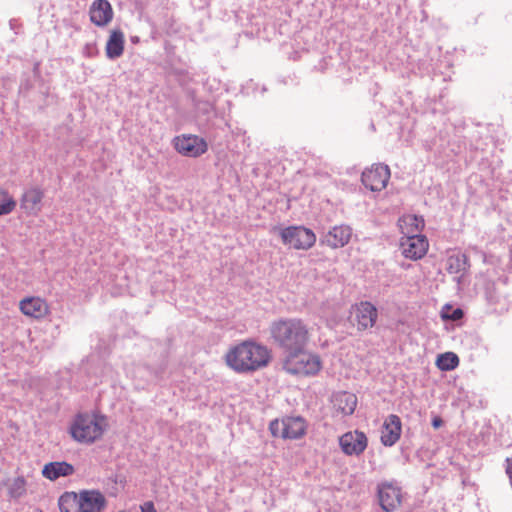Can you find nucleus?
<instances>
[{"label":"nucleus","mask_w":512,"mask_h":512,"mask_svg":"<svg viewBox=\"0 0 512 512\" xmlns=\"http://www.w3.org/2000/svg\"><path fill=\"white\" fill-rule=\"evenodd\" d=\"M400 246L404 257L418 260L426 255L429 242L424 235H410L402 238Z\"/></svg>","instance_id":"obj_12"},{"label":"nucleus","mask_w":512,"mask_h":512,"mask_svg":"<svg viewBox=\"0 0 512 512\" xmlns=\"http://www.w3.org/2000/svg\"><path fill=\"white\" fill-rule=\"evenodd\" d=\"M436 365L442 371H450L459 365V358L453 352H446L437 357Z\"/></svg>","instance_id":"obj_25"},{"label":"nucleus","mask_w":512,"mask_h":512,"mask_svg":"<svg viewBox=\"0 0 512 512\" xmlns=\"http://www.w3.org/2000/svg\"><path fill=\"white\" fill-rule=\"evenodd\" d=\"M125 36L120 29H114L110 32L109 38L105 46L107 58H119L124 52Z\"/></svg>","instance_id":"obj_21"},{"label":"nucleus","mask_w":512,"mask_h":512,"mask_svg":"<svg viewBox=\"0 0 512 512\" xmlns=\"http://www.w3.org/2000/svg\"><path fill=\"white\" fill-rule=\"evenodd\" d=\"M141 512H157L153 502L147 501L140 506Z\"/></svg>","instance_id":"obj_29"},{"label":"nucleus","mask_w":512,"mask_h":512,"mask_svg":"<svg viewBox=\"0 0 512 512\" xmlns=\"http://www.w3.org/2000/svg\"><path fill=\"white\" fill-rule=\"evenodd\" d=\"M442 423H443V421H442V419H441V418H439V417L434 418V419H433V421H432V425H433V427H434V428H436V429H437V428H439V427H441V426H442Z\"/></svg>","instance_id":"obj_30"},{"label":"nucleus","mask_w":512,"mask_h":512,"mask_svg":"<svg viewBox=\"0 0 512 512\" xmlns=\"http://www.w3.org/2000/svg\"><path fill=\"white\" fill-rule=\"evenodd\" d=\"M353 235V230L349 225L339 224L331 227L327 233H325L320 243L331 249H339L346 246Z\"/></svg>","instance_id":"obj_11"},{"label":"nucleus","mask_w":512,"mask_h":512,"mask_svg":"<svg viewBox=\"0 0 512 512\" xmlns=\"http://www.w3.org/2000/svg\"><path fill=\"white\" fill-rule=\"evenodd\" d=\"M401 489L392 483H382L378 487V500L385 512H394L402 504Z\"/></svg>","instance_id":"obj_13"},{"label":"nucleus","mask_w":512,"mask_h":512,"mask_svg":"<svg viewBox=\"0 0 512 512\" xmlns=\"http://www.w3.org/2000/svg\"><path fill=\"white\" fill-rule=\"evenodd\" d=\"M22 314L33 319H43L50 313L47 301L38 296H28L19 301Z\"/></svg>","instance_id":"obj_14"},{"label":"nucleus","mask_w":512,"mask_h":512,"mask_svg":"<svg viewBox=\"0 0 512 512\" xmlns=\"http://www.w3.org/2000/svg\"><path fill=\"white\" fill-rule=\"evenodd\" d=\"M401 431L402 423L400 418L395 414L389 415L383 424L381 442L385 446L394 445L399 440Z\"/></svg>","instance_id":"obj_18"},{"label":"nucleus","mask_w":512,"mask_h":512,"mask_svg":"<svg viewBox=\"0 0 512 512\" xmlns=\"http://www.w3.org/2000/svg\"><path fill=\"white\" fill-rule=\"evenodd\" d=\"M278 234L282 244L294 250L307 251L315 245L317 240L316 234L302 225L279 228Z\"/></svg>","instance_id":"obj_5"},{"label":"nucleus","mask_w":512,"mask_h":512,"mask_svg":"<svg viewBox=\"0 0 512 512\" xmlns=\"http://www.w3.org/2000/svg\"><path fill=\"white\" fill-rule=\"evenodd\" d=\"M224 361L236 373H253L270 364L272 351L255 340H244L228 349Z\"/></svg>","instance_id":"obj_1"},{"label":"nucleus","mask_w":512,"mask_h":512,"mask_svg":"<svg viewBox=\"0 0 512 512\" xmlns=\"http://www.w3.org/2000/svg\"><path fill=\"white\" fill-rule=\"evenodd\" d=\"M74 467L70 463L62 462H49L44 465L42 469L43 477L55 481L60 477L70 476L74 473Z\"/></svg>","instance_id":"obj_20"},{"label":"nucleus","mask_w":512,"mask_h":512,"mask_svg":"<svg viewBox=\"0 0 512 512\" xmlns=\"http://www.w3.org/2000/svg\"><path fill=\"white\" fill-rule=\"evenodd\" d=\"M321 357L314 352L298 348L286 354L282 369L296 377H314L322 370Z\"/></svg>","instance_id":"obj_4"},{"label":"nucleus","mask_w":512,"mask_h":512,"mask_svg":"<svg viewBox=\"0 0 512 512\" xmlns=\"http://www.w3.org/2000/svg\"><path fill=\"white\" fill-rule=\"evenodd\" d=\"M273 343L287 353L304 348L311 339V328L301 318H281L273 321L269 327Z\"/></svg>","instance_id":"obj_2"},{"label":"nucleus","mask_w":512,"mask_h":512,"mask_svg":"<svg viewBox=\"0 0 512 512\" xmlns=\"http://www.w3.org/2000/svg\"><path fill=\"white\" fill-rule=\"evenodd\" d=\"M398 223L401 232L405 237L410 235H419L418 233H420L424 228L423 218L412 214L402 216Z\"/></svg>","instance_id":"obj_22"},{"label":"nucleus","mask_w":512,"mask_h":512,"mask_svg":"<svg viewBox=\"0 0 512 512\" xmlns=\"http://www.w3.org/2000/svg\"><path fill=\"white\" fill-rule=\"evenodd\" d=\"M332 407L337 414L342 416L352 415L357 406L355 394L347 391H340L332 396Z\"/></svg>","instance_id":"obj_17"},{"label":"nucleus","mask_w":512,"mask_h":512,"mask_svg":"<svg viewBox=\"0 0 512 512\" xmlns=\"http://www.w3.org/2000/svg\"><path fill=\"white\" fill-rule=\"evenodd\" d=\"M467 256L464 254L451 255L447 259V271L450 274H458L466 269Z\"/></svg>","instance_id":"obj_26"},{"label":"nucleus","mask_w":512,"mask_h":512,"mask_svg":"<svg viewBox=\"0 0 512 512\" xmlns=\"http://www.w3.org/2000/svg\"><path fill=\"white\" fill-rule=\"evenodd\" d=\"M90 20L98 27L107 26L113 18V9L108 0H95L89 9Z\"/></svg>","instance_id":"obj_16"},{"label":"nucleus","mask_w":512,"mask_h":512,"mask_svg":"<svg viewBox=\"0 0 512 512\" xmlns=\"http://www.w3.org/2000/svg\"><path fill=\"white\" fill-rule=\"evenodd\" d=\"M339 446L347 456H359L368 446V438L363 431H348L339 437Z\"/></svg>","instance_id":"obj_10"},{"label":"nucleus","mask_w":512,"mask_h":512,"mask_svg":"<svg viewBox=\"0 0 512 512\" xmlns=\"http://www.w3.org/2000/svg\"><path fill=\"white\" fill-rule=\"evenodd\" d=\"M80 499L81 512H101L106 506V499L98 490H82Z\"/></svg>","instance_id":"obj_19"},{"label":"nucleus","mask_w":512,"mask_h":512,"mask_svg":"<svg viewBox=\"0 0 512 512\" xmlns=\"http://www.w3.org/2000/svg\"><path fill=\"white\" fill-rule=\"evenodd\" d=\"M44 191L39 187H31L24 191L20 199V207L28 215H37L42 209Z\"/></svg>","instance_id":"obj_15"},{"label":"nucleus","mask_w":512,"mask_h":512,"mask_svg":"<svg viewBox=\"0 0 512 512\" xmlns=\"http://www.w3.org/2000/svg\"><path fill=\"white\" fill-rule=\"evenodd\" d=\"M378 310L370 301H360L350 308L349 321L358 331H365L375 326Z\"/></svg>","instance_id":"obj_7"},{"label":"nucleus","mask_w":512,"mask_h":512,"mask_svg":"<svg viewBox=\"0 0 512 512\" xmlns=\"http://www.w3.org/2000/svg\"><path fill=\"white\" fill-rule=\"evenodd\" d=\"M174 149L185 157L197 158L208 150L206 140L198 135L182 134L173 138Z\"/></svg>","instance_id":"obj_8"},{"label":"nucleus","mask_w":512,"mask_h":512,"mask_svg":"<svg viewBox=\"0 0 512 512\" xmlns=\"http://www.w3.org/2000/svg\"><path fill=\"white\" fill-rule=\"evenodd\" d=\"M109 427L105 415L96 412L77 414L69 428L70 436L78 443L90 445L101 440Z\"/></svg>","instance_id":"obj_3"},{"label":"nucleus","mask_w":512,"mask_h":512,"mask_svg":"<svg viewBox=\"0 0 512 512\" xmlns=\"http://www.w3.org/2000/svg\"><path fill=\"white\" fill-rule=\"evenodd\" d=\"M58 506L61 512H81L80 492L63 493L58 500Z\"/></svg>","instance_id":"obj_23"},{"label":"nucleus","mask_w":512,"mask_h":512,"mask_svg":"<svg viewBox=\"0 0 512 512\" xmlns=\"http://www.w3.org/2000/svg\"><path fill=\"white\" fill-rule=\"evenodd\" d=\"M390 176V168L387 165L375 163L362 172L361 182L371 191H382L386 188Z\"/></svg>","instance_id":"obj_9"},{"label":"nucleus","mask_w":512,"mask_h":512,"mask_svg":"<svg viewBox=\"0 0 512 512\" xmlns=\"http://www.w3.org/2000/svg\"><path fill=\"white\" fill-rule=\"evenodd\" d=\"M16 207V201L7 191L0 190V216L10 214Z\"/></svg>","instance_id":"obj_27"},{"label":"nucleus","mask_w":512,"mask_h":512,"mask_svg":"<svg viewBox=\"0 0 512 512\" xmlns=\"http://www.w3.org/2000/svg\"><path fill=\"white\" fill-rule=\"evenodd\" d=\"M273 437L298 440L307 433V422L301 416H286L271 421L269 425Z\"/></svg>","instance_id":"obj_6"},{"label":"nucleus","mask_w":512,"mask_h":512,"mask_svg":"<svg viewBox=\"0 0 512 512\" xmlns=\"http://www.w3.org/2000/svg\"><path fill=\"white\" fill-rule=\"evenodd\" d=\"M443 318L450 319L453 321L459 320L463 317V311L459 308L453 310L451 314H445L443 313Z\"/></svg>","instance_id":"obj_28"},{"label":"nucleus","mask_w":512,"mask_h":512,"mask_svg":"<svg viewBox=\"0 0 512 512\" xmlns=\"http://www.w3.org/2000/svg\"><path fill=\"white\" fill-rule=\"evenodd\" d=\"M7 493L11 499H20L27 493V481L23 476L13 478L7 486Z\"/></svg>","instance_id":"obj_24"}]
</instances>
